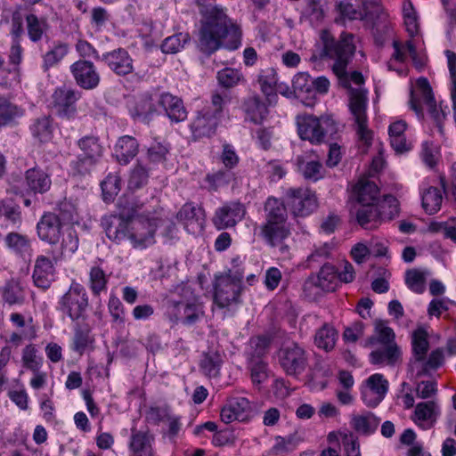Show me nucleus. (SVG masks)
<instances>
[{"label":"nucleus","mask_w":456,"mask_h":456,"mask_svg":"<svg viewBox=\"0 0 456 456\" xmlns=\"http://www.w3.org/2000/svg\"><path fill=\"white\" fill-rule=\"evenodd\" d=\"M243 110L246 119L254 124L262 123L268 114L267 107L257 95L249 96L244 101Z\"/></svg>","instance_id":"obj_32"},{"label":"nucleus","mask_w":456,"mask_h":456,"mask_svg":"<svg viewBox=\"0 0 456 456\" xmlns=\"http://www.w3.org/2000/svg\"><path fill=\"white\" fill-rule=\"evenodd\" d=\"M297 166L305 178L317 181L322 177V165L317 158L307 155L297 157Z\"/></svg>","instance_id":"obj_35"},{"label":"nucleus","mask_w":456,"mask_h":456,"mask_svg":"<svg viewBox=\"0 0 456 456\" xmlns=\"http://www.w3.org/2000/svg\"><path fill=\"white\" fill-rule=\"evenodd\" d=\"M139 143L137 140L130 135H124L118 138L114 147V155L122 165L129 163L138 153Z\"/></svg>","instance_id":"obj_29"},{"label":"nucleus","mask_w":456,"mask_h":456,"mask_svg":"<svg viewBox=\"0 0 456 456\" xmlns=\"http://www.w3.org/2000/svg\"><path fill=\"white\" fill-rule=\"evenodd\" d=\"M260 234L267 244L277 247L290 235V229L287 222L265 221L260 228Z\"/></svg>","instance_id":"obj_24"},{"label":"nucleus","mask_w":456,"mask_h":456,"mask_svg":"<svg viewBox=\"0 0 456 456\" xmlns=\"http://www.w3.org/2000/svg\"><path fill=\"white\" fill-rule=\"evenodd\" d=\"M278 358L281 368L290 376L301 374L307 365L305 351L294 342L283 345L278 353Z\"/></svg>","instance_id":"obj_9"},{"label":"nucleus","mask_w":456,"mask_h":456,"mask_svg":"<svg viewBox=\"0 0 456 456\" xmlns=\"http://www.w3.org/2000/svg\"><path fill=\"white\" fill-rule=\"evenodd\" d=\"M26 20L29 39L33 42L39 41L47 29L45 20L38 19L35 14H29Z\"/></svg>","instance_id":"obj_58"},{"label":"nucleus","mask_w":456,"mask_h":456,"mask_svg":"<svg viewBox=\"0 0 456 456\" xmlns=\"http://www.w3.org/2000/svg\"><path fill=\"white\" fill-rule=\"evenodd\" d=\"M218 85L224 89H232L246 83L242 71L234 68H224L216 73Z\"/></svg>","instance_id":"obj_40"},{"label":"nucleus","mask_w":456,"mask_h":456,"mask_svg":"<svg viewBox=\"0 0 456 456\" xmlns=\"http://www.w3.org/2000/svg\"><path fill=\"white\" fill-rule=\"evenodd\" d=\"M69 45L67 43L57 41L53 47L43 56V68L45 70L57 65L69 53Z\"/></svg>","instance_id":"obj_45"},{"label":"nucleus","mask_w":456,"mask_h":456,"mask_svg":"<svg viewBox=\"0 0 456 456\" xmlns=\"http://www.w3.org/2000/svg\"><path fill=\"white\" fill-rule=\"evenodd\" d=\"M221 354L216 351H208L203 354L200 362V370L208 377H216L222 364Z\"/></svg>","instance_id":"obj_47"},{"label":"nucleus","mask_w":456,"mask_h":456,"mask_svg":"<svg viewBox=\"0 0 456 456\" xmlns=\"http://www.w3.org/2000/svg\"><path fill=\"white\" fill-rule=\"evenodd\" d=\"M131 439L129 448L136 456H154L152 443L153 436L149 431L131 429Z\"/></svg>","instance_id":"obj_30"},{"label":"nucleus","mask_w":456,"mask_h":456,"mask_svg":"<svg viewBox=\"0 0 456 456\" xmlns=\"http://www.w3.org/2000/svg\"><path fill=\"white\" fill-rule=\"evenodd\" d=\"M158 103L164 109L167 116L173 122L183 121L187 117L183 101L169 93L160 94L158 98Z\"/></svg>","instance_id":"obj_26"},{"label":"nucleus","mask_w":456,"mask_h":456,"mask_svg":"<svg viewBox=\"0 0 456 456\" xmlns=\"http://www.w3.org/2000/svg\"><path fill=\"white\" fill-rule=\"evenodd\" d=\"M31 133L40 142H49L53 136L51 119L45 116L37 118L31 126Z\"/></svg>","instance_id":"obj_53"},{"label":"nucleus","mask_w":456,"mask_h":456,"mask_svg":"<svg viewBox=\"0 0 456 456\" xmlns=\"http://www.w3.org/2000/svg\"><path fill=\"white\" fill-rule=\"evenodd\" d=\"M174 310H175V322L178 321V314L183 313V322L186 325H192L199 321L204 314L203 305L198 299L183 302H173Z\"/></svg>","instance_id":"obj_27"},{"label":"nucleus","mask_w":456,"mask_h":456,"mask_svg":"<svg viewBox=\"0 0 456 456\" xmlns=\"http://www.w3.org/2000/svg\"><path fill=\"white\" fill-rule=\"evenodd\" d=\"M411 346L414 356V362L411 363V368L414 369L418 362L425 360L429 349L428 334L425 329L419 328L412 332Z\"/></svg>","instance_id":"obj_36"},{"label":"nucleus","mask_w":456,"mask_h":456,"mask_svg":"<svg viewBox=\"0 0 456 456\" xmlns=\"http://www.w3.org/2000/svg\"><path fill=\"white\" fill-rule=\"evenodd\" d=\"M444 362V355L442 349L437 348L431 352L428 358L417 363L415 368H418L417 376L428 374L431 370H436L441 367Z\"/></svg>","instance_id":"obj_48"},{"label":"nucleus","mask_w":456,"mask_h":456,"mask_svg":"<svg viewBox=\"0 0 456 456\" xmlns=\"http://www.w3.org/2000/svg\"><path fill=\"white\" fill-rule=\"evenodd\" d=\"M265 221L287 222V209L282 201L269 197L265 203Z\"/></svg>","instance_id":"obj_46"},{"label":"nucleus","mask_w":456,"mask_h":456,"mask_svg":"<svg viewBox=\"0 0 456 456\" xmlns=\"http://www.w3.org/2000/svg\"><path fill=\"white\" fill-rule=\"evenodd\" d=\"M407 123L404 120H395L388 127L391 147L397 153H404L411 149V143L407 141L405 131Z\"/></svg>","instance_id":"obj_28"},{"label":"nucleus","mask_w":456,"mask_h":456,"mask_svg":"<svg viewBox=\"0 0 456 456\" xmlns=\"http://www.w3.org/2000/svg\"><path fill=\"white\" fill-rule=\"evenodd\" d=\"M258 83L262 93L267 100L272 102L276 98L275 86L277 83L276 74L273 69L262 71L258 77Z\"/></svg>","instance_id":"obj_52"},{"label":"nucleus","mask_w":456,"mask_h":456,"mask_svg":"<svg viewBox=\"0 0 456 456\" xmlns=\"http://www.w3.org/2000/svg\"><path fill=\"white\" fill-rule=\"evenodd\" d=\"M242 275H232L231 271L216 274L213 282V301L219 308L240 303Z\"/></svg>","instance_id":"obj_6"},{"label":"nucleus","mask_w":456,"mask_h":456,"mask_svg":"<svg viewBox=\"0 0 456 456\" xmlns=\"http://www.w3.org/2000/svg\"><path fill=\"white\" fill-rule=\"evenodd\" d=\"M10 322L18 330L12 332L8 339V343L15 348L21 346L24 341H30L37 337V330L31 317L26 320L21 314L12 313L10 315Z\"/></svg>","instance_id":"obj_15"},{"label":"nucleus","mask_w":456,"mask_h":456,"mask_svg":"<svg viewBox=\"0 0 456 456\" xmlns=\"http://www.w3.org/2000/svg\"><path fill=\"white\" fill-rule=\"evenodd\" d=\"M1 295L4 303L9 305H22L26 299V292L22 284L11 280L1 289Z\"/></svg>","instance_id":"obj_39"},{"label":"nucleus","mask_w":456,"mask_h":456,"mask_svg":"<svg viewBox=\"0 0 456 456\" xmlns=\"http://www.w3.org/2000/svg\"><path fill=\"white\" fill-rule=\"evenodd\" d=\"M285 200L295 216H307L318 208L315 192L307 187L289 188Z\"/></svg>","instance_id":"obj_7"},{"label":"nucleus","mask_w":456,"mask_h":456,"mask_svg":"<svg viewBox=\"0 0 456 456\" xmlns=\"http://www.w3.org/2000/svg\"><path fill=\"white\" fill-rule=\"evenodd\" d=\"M94 338L89 330L77 328L72 342V349L82 355L86 349L94 348Z\"/></svg>","instance_id":"obj_54"},{"label":"nucleus","mask_w":456,"mask_h":456,"mask_svg":"<svg viewBox=\"0 0 456 456\" xmlns=\"http://www.w3.org/2000/svg\"><path fill=\"white\" fill-rule=\"evenodd\" d=\"M379 424V419L371 412L353 415L351 419L352 428L362 435L373 433Z\"/></svg>","instance_id":"obj_41"},{"label":"nucleus","mask_w":456,"mask_h":456,"mask_svg":"<svg viewBox=\"0 0 456 456\" xmlns=\"http://www.w3.org/2000/svg\"><path fill=\"white\" fill-rule=\"evenodd\" d=\"M381 223L394 219L399 214V203L396 198L387 195L377 203Z\"/></svg>","instance_id":"obj_51"},{"label":"nucleus","mask_w":456,"mask_h":456,"mask_svg":"<svg viewBox=\"0 0 456 456\" xmlns=\"http://www.w3.org/2000/svg\"><path fill=\"white\" fill-rule=\"evenodd\" d=\"M356 220L364 229H376L382 223L377 204L360 205L356 209Z\"/></svg>","instance_id":"obj_33"},{"label":"nucleus","mask_w":456,"mask_h":456,"mask_svg":"<svg viewBox=\"0 0 456 456\" xmlns=\"http://www.w3.org/2000/svg\"><path fill=\"white\" fill-rule=\"evenodd\" d=\"M251 412L250 402L245 397H232L221 410V419L226 423L245 421Z\"/></svg>","instance_id":"obj_19"},{"label":"nucleus","mask_w":456,"mask_h":456,"mask_svg":"<svg viewBox=\"0 0 456 456\" xmlns=\"http://www.w3.org/2000/svg\"><path fill=\"white\" fill-rule=\"evenodd\" d=\"M337 338V330L332 326L324 324L316 330L314 344L318 348L330 352L334 349Z\"/></svg>","instance_id":"obj_43"},{"label":"nucleus","mask_w":456,"mask_h":456,"mask_svg":"<svg viewBox=\"0 0 456 456\" xmlns=\"http://www.w3.org/2000/svg\"><path fill=\"white\" fill-rule=\"evenodd\" d=\"M394 52L391 55L390 60L387 61V68L390 70H395L399 72V69L395 66V63H404L409 55L413 64L417 68L422 67L423 63L419 58L415 43L412 39H409L405 42L400 40H394L392 43ZM402 71H400L401 73Z\"/></svg>","instance_id":"obj_16"},{"label":"nucleus","mask_w":456,"mask_h":456,"mask_svg":"<svg viewBox=\"0 0 456 456\" xmlns=\"http://www.w3.org/2000/svg\"><path fill=\"white\" fill-rule=\"evenodd\" d=\"M53 105L59 117L71 119L77 115L76 102L80 98V94L67 86L55 89L53 95Z\"/></svg>","instance_id":"obj_11"},{"label":"nucleus","mask_w":456,"mask_h":456,"mask_svg":"<svg viewBox=\"0 0 456 456\" xmlns=\"http://www.w3.org/2000/svg\"><path fill=\"white\" fill-rule=\"evenodd\" d=\"M195 1L201 15L197 37L200 51L211 55L220 48L230 51L238 49L242 37L240 24L229 18L222 6L213 4V0Z\"/></svg>","instance_id":"obj_2"},{"label":"nucleus","mask_w":456,"mask_h":456,"mask_svg":"<svg viewBox=\"0 0 456 456\" xmlns=\"http://www.w3.org/2000/svg\"><path fill=\"white\" fill-rule=\"evenodd\" d=\"M354 37L351 33L342 32L339 39L335 40L329 32H322L323 46L321 57H326L333 61L332 71L342 83L346 85L353 82L360 86L363 83L362 73L358 71L347 72V66L351 62L356 48L354 44Z\"/></svg>","instance_id":"obj_3"},{"label":"nucleus","mask_w":456,"mask_h":456,"mask_svg":"<svg viewBox=\"0 0 456 456\" xmlns=\"http://www.w3.org/2000/svg\"><path fill=\"white\" fill-rule=\"evenodd\" d=\"M171 146L164 139L156 138L147 149V159L151 163L160 164L167 161Z\"/></svg>","instance_id":"obj_44"},{"label":"nucleus","mask_w":456,"mask_h":456,"mask_svg":"<svg viewBox=\"0 0 456 456\" xmlns=\"http://www.w3.org/2000/svg\"><path fill=\"white\" fill-rule=\"evenodd\" d=\"M108 277L105 272L98 265L92 266L89 272V288L94 296L106 289Z\"/></svg>","instance_id":"obj_55"},{"label":"nucleus","mask_w":456,"mask_h":456,"mask_svg":"<svg viewBox=\"0 0 456 456\" xmlns=\"http://www.w3.org/2000/svg\"><path fill=\"white\" fill-rule=\"evenodd\" d=\"M101 61H104L118 76L130 74L134 69L133 60L124 48H118L104 53Z\"/></svg>","instance_id":"obj_20"},{"label":"nucleus","mask_w":456,"mask_h":456,"mask_svg":"<svg viewBox=\"0 0 456 456\" xmlns=\"http://www.w3.org/2000/svg\"><path fill=\"white\" fill-rule=\"evenodd\" d=\"M220 119L215 114H212L210 109H204L200 111L191 125L194 137H210L216 130Z\"/></svg>","instance_id":"obj_23"},{"label":"nucleus","mask_w":456,"mask_h":456,"mask_svg":"<svg viewBox=\"0 0 456 456\" xmlns=\"http://www.w3.org/2000/svg\"><path fill=\"white\" fill-rule=\"evenodd\" d=\"M428 273L419 269H411L405 273V283L407 287L417 294L425 291Z\"/></svg>","instance_id":"obj_50"},{"label":"nucleus","mask_w":456,"mask_h":456,"mask_svg":"<svg viewBox=\"0 0 456 456\" xmlns=\"http://www.w3.org/2000/svg\"><path fill=\"white\" fill-rule=\"evenodd\" d=\"M298 441L294 436H289L286 437L278 436L275 439V444L271 449V452L274 455H281L293 452L297 449Z\"/></svg>","instance_id":"obj_62"},{"label":"nucleus","mask_w":456,"mask_h":456,"mask_svg":"<svg viewBox=\"0 0 456 456\" xmlns=\"http://www.w3.org/2000/svg\"><path fill=\"white\" fill-rule=\"evenodd\" d=\"M97 163L98 161L81 154L70 162V172L74 176L86 175Z\"/></svg>","instance_id":"obj_59"},{"label":"nucleus","mask_w":456,"mask_h":456,"mask_svg":"<svg viewBox=\"0 0 456 456\" xmlns=\"http://www.w3.org/2000/svg\"><path fill=\"white\" fill-rule=\"evenodd\" d=\"M388 389V382L379 373L370 376L362 390V398L369 407L377 406L385 397Z\"/></svg>","instance_id":"obj_14"},{"label":"nucleus","mask_w":456,"mask_h":456,"mask_svg":"<svg viewBox=\"0 0 456 456\" xmlns=\"http://www.w3.org/2000/svg\"><path fill=\"white\" fill-rule=\"evenodd\" d=\"M37 348L33 344H28L22 349L21 362L24 368L29 370L40 369L42 361L37 357Z\"/></svg>","instance_id":"obj_60"},{"label":"nucleus","mask_w":456,"mask_h":456,"mask_svg":"<svg viewBox=\"0 0 456 456\" xmlns=\"http://www.w3.org/2000/svg\"><path fill=\"white\" fill-rule=\"evenodd\" d=\"M4 243L16 255L21 256L31 255V241L25 234L14 232H9L4 238Z\"/></svg>","instance_id":"obj_38"},{"label":"nucleus","mask_w":456,"mask_h":456,"mask_svg":"<svg viewBox=\"0 0 456 456\" xmlns=\"http://www.w3.org/2000/svg\"><path fill=\"white\" fill-rule=\"evenodd\" d=\"M435 100L429 82L425 77H419L415 86L411 90L410 107L418 116L422 115L423 107Z\"/></svg>","instance_id":"obj_22"},{"label":"nucleus","mask_w":456,"mask_h":456,"mask_svg":"<svg viewBox=\"0 0 456 456\" xmlns=\"http://www.w3.org/2000/svg\"><path fill=\"white\" fill-rule=\"evenodd\" d=\"M354 196L360 205L377 204L379 201V188L368 178L359 179L353 189Z\"/></svg>","instance_id":"obj_31"},{"label":"nucleus","mask_w":456,"mask_h":456,"mask_svg":"<svg viewBox=\"0 0 456 456\" xmlns=\"http://www.w3.org/2000/svg\"><path fill=\"white\" fill-rule=\"evenodd\" d=\"M59 304L61 311L72 321L83 318L88 305V297L85 288L77 282H72Z\"/></svg>","instance_id":"obj_8"},{"label":"nucleus","mask_w":456,"mask_h":456,"mask_svg":"<svg viewBox=\"0 0 456 456\" xmlns=\"http://www.w3.org/2000/svg\"><path fill=\"white\" fill-rule=\"evenodd\" d=\"M70 71L77 84L84 89H94L100 83V75L90 61H77L70 66Z\"/></svg>","instance_id":"obj_18"},{"label":"nucleus","mask_w":456,"mask_h":456,"mask_svg":"<svg viewBox=\"0 0 456 456\" xmlns=\"http://www.w3.org/2000/svg\"><path fill=\"white\" fill-rule=\"evenodd\" d=\"M443 194L436 187H428L422 193V207L428 214H434L440 209Z\"/></svg>","instance_id":"obj_49"},{"label":"nucleus","mask_w":456,"mask_h":456,"mask_svg":"<svg viewBox=\"0 0 456 456\" xmlns=\"http://www.w3.org/2000/svg\"><path fill=\"white\" fill-rule=\"evenodd\" d=\"M367 100L366 91L361 88L350 90L349 108L354 118L356 134L362 151L368 150L373 139V133L368 128L366 115Z\"/></svg>","instance_id":"obj_5"},{"label":"nucleus","mask_w":456,"mask_h":456,"mask_svg":"<svg viewBox=\"0 0 456 456\" xmlns=\"http://www.w3.org/2000/svg\"><path fill=\"white\" fill-rule=\"evenodd\" d=\"M22 115V110L11 103L6 98L0 96V126L6 125L12 118Z\"/></svg>","instance_id":"obj_61"},{"label":"nucleus","mask_w":456,"mask_h":456,"mask_svg":"<svg viewBox=\"0 0 456 456\" xmlns=\"http://www.w3.org/2000/svg\"><path fill=\"white\" fill-rule=\"evenodd\" d=\"M77 145L82 151V155L91 158L94 160L99 162L102 157L103 146L96 136L86 135L77 141Z\"/></svg>","instance_id":"obj_42"},{"label":"nucleus","mask_w":456,"mask_h":456,"mask_svg":"<svg viewBox=\"0 0 456 456\" xmlns=\"http://www.w3.org/2000/svg\"><path fill=\"white\" fill-rule=\"evenodd\" d=\"M119 214L105 216L102 225L106 236L116 243L127 240L134 248L144 249L156 242L158 228L164 223L159 210L139 213L142 205L119 202Z\"/></svg>","instance_id":"obj_1"},{"label":"nucleus","mask_w":456,"mask_h":456,"mask_svg":"<svg viewBox=\"0 0 456 456\" xmlns=\"http://www.w3.org/2000/svg\"><path fill=\"white\" fill-rule=\"evenodd\" d=\"M26 184L35 193H45L50 188L52 181L50 175L39 168H30L25 175Z\"/></svg>","instance_id":"obj_34"},{"label":"nucleus","mask_w":456,"mask_h":456,"mask_svg":"<svg viewBox=\"0 0 456 456\" xmlns=\"http://www.w3.org/2000/svg\"><path fill=\"white\" fill-rule=\"evenodd\" d=\"M158 100L150 93L134 95L127 101V109L134 119L149 122L157 113Z\"/></svg>","instance_id":"obj_12"},{"label":"nucleus","mask_w":456,"mask_h":456,"mask_svg":"<svg viewBox=\"0 0 456 456\" xmlns=\"http://www.w3.org/2000/svg\"><path fill=\"white\" fill-rule=\"evenodd\" d=\"M244 204L239 201H230L218 208L213 217V224L218 230L234 227L246 216Z\"/></svg>","instance_id":"obj_10"},{"label":"nucleus","mask_w":456,"mask_h":456,"mask_svg":"<svg viewBox=\"0 0 456 456\" xmlns=\"http://www.w3.org/2000/svg\"><path fill=\"white\" fill-rule=\"evenodd\" d=\"M63 223L61 217L52 212L45 213L37 224V232L39 239L54 245L60 241L63 234Z\"/></svg>","instance_id":"obj_13"},{"label":"nucleus","mask_w":456,"mask_h":456,"mask_svg":"<svg viewBox=\"0 0 456 456\" xmlns=\"http://www.w3.org/2000/svg\"><path fill=\"white\" fill-rule=\"evenodd\" d=\"M185 230L192 234L200 233L205 226V212L191 203L184 204L176 215Z\"/></svg>","instance_id":"obj_17"},{"label":"nucleus","mask_w":456,"mask_h":456,"mask_svg":"<svg viewBox=\"0 0 456 456\" xmlns=\"http://www.w3.org/2000/svg\"><path fill=\"white\" fill-rule=\"evenodd\" d=\"M437 415V406L434 402L418 403L414 411V421L421 425L424 421L435 422Z\"/></svg>","instance_id":"obj_56"},{"label":"nucleus","mask_w":456,"mask_h":456,"mask_svg":"<svg viewBox=\"0 0 456 456\" xmlns=\"http://www.w3.org/2000/svg\"><path fill=\"white\" fill-rule=\"evenodd\" d=\"M104 200H111L120 191V178L117 175H109L101 183Z\"/></svg>","instance_id":"obj_64"},{"label":"nucleus","mask_w":456,"mask_h":456,"mask_svg":"<svg viewBox=\"0 0 456 456\" xmlns=\"http://www.w3.org/2000/svg\"><path fill=\"white\" fill-rule=\"evenodd\" d=\"M338 280V271L330 264L324 265L319 273L312 275L305 281V288L314 286L323 291H332L336 288Z\"/></svg>","instance_id":"obj_25"},{"label":"nucleus","mask_w":456,"mask_h":456,"mask_svg":"<svg viewBox=\"0 0 456 456\" xmlns=\"http://www.w3.org/2000/svg\"><path fill=\"white\" fill-rule=\"evenodd\" d=\"M32 278L37 288L47 289L55 279L53 260L45 256H38L35 261Z\"/></svg>","instance_id":"obj_21"},{"label":"nucleus","mask_w":456,"mask_h":456,"mask_svg":"<svg viewBox=\"0 0 456 456\" xmlns=\"http://www.w3.org/2000/svg\"><path fill=\"white\" fill-rule=\"evenodd\" d=\"M401 352L396 345L384 346L370 354V362L375 365H394L399 360Z\"/></svg>","instance_id":"obj_37"},{"label":"nucleus","mask_w":456,"mask_h":456,"mask_svg":"<svg viewBox=\"0 0 456 456\" xmlns=\"http://www.w3.org/2000/svg\"><path fill=\"white\" fill-rule=\"evenodd\" d=\"M233 178L232 173L229 169H221L211 174H208L206 181L213 190L227 185Z\"/></svg>","instance_id":"obj_63"},{"label":"nucleus","mask_w":456,"mask_h":456,"mask_svg":"<svg viewBox=\"0 0 456 456\" xmlns=\"http://www.w3.org/2000/svg\"><path fill=\"white\" fill-rule=\"evenodd\" d=\"M296 122L300 139L312 144H321L324 142L326 134H333L338 130V124L329 116L317 118L310 114H302L297 116Z\"/></svg>","instance_id":"obj_4"},{"label":"nucleus","mask_w":456,"mask_h":456,"mask_svg":"<svg viewBox=\"0 0 456 456\" xmlns=\"http://www.w3.org/2000/svg\"><path fill=\"white\" fill-rule=\"evenodd\" d=\"M251 381L254 385L259 386L269 377L267 363L261 359L251 358L248 363Z\"/></svg>","instance_id":"obj_57"}]
</instances>
